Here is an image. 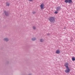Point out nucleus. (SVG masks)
Wrapping results in <instances>:
<instances>
[{"mask_svg": "<svg viewBox=\"0 0 75 75\" xmlns=\"http://www.w3.org/2000/svg\"><path fill=\"white\" fill-rule=\"evenodd\" d=\"M47 35H49V34H47Z\"/></svg>", "mask_w": 75, "mask_h": 75, "instance_id": "a211bd4d", "label": "nucleus"}, {"mask_svg": "<svg viewBox=\"0 0 75 75\" xmlns=\"http://www.w3.org/2000/svg\"><path fill=\"white\" fill-rule=\"evenodd\" d=\"M4 13L5 14L6 16H8V15H9V14L8 13V12H5Z\"/></svg>", "mask_w": 75, "mask_h": 75, "instance_id": "0eeeda50", "label": "nucleus"}, {"mask_svg": "<svg viewBox=\"0 0 75 75\" xmlns=\"http://www.w3.org/2000/svg\"><path fill=\"white\" fill-rule=\"evenodd\" d=\"M49 20L50 23H54L55 21V18L54 17H51L49 18Z\"/></svg>", "mask_w": 75, "mask_h": 75, "instance_id": "f257e3e1", "label": "nucleus"}, {"mask_svg": "<svg viewBox=\"0 0 75 75\" xmlns=\"http://www.w3.org/2000/svg\"><path fill=\"white\" fill-rule=\"evenodd\" d=\"M33 14H35V13H36V12L35 11H33Z\"/></svg>", "mask_w": 75, "mask_h": 75, "instance_id": "dca6fc26", "label": "nucleus"}, {"mask_svg": "<svg viewBox=\"0 0 75 75\" xmlns=\"http://www.w3.org/2000/svg\"><path fill=\"white\" fill-rule=\"evenodd\" d=\"M64 65L66 68H69V67H68V66L69 65V64L68 63H67V62L66 63L64 64Z\"/></svg>", "mask_w": 75, "mask_h": 75, "instance_id": "423d86ee", "label": "nucleus"}, {"mask_svg": "<svg viewBox=\"0 0 75 75\" xmlns=\"http://www.w3.org/2000/svg\"><path fill=\"white\" fill-rule=\"evenodd\" d=\"M65 3H71V2H72V0H65L64 1Z\"/></svg>", "mask_w": 75, "mask_h": 75, "instance_id": "7ed1b4c3", "label": "nucleus"}, {"mask_svg": "<svg viewBox=\"0 0 75 75\" xmlns=\"http://www.w3.org/2000/svg\"><path fill=\"white\" fill-rule=\"evenodd\" d=\"M65 71L66 73H69L70 72V69L69 68H67Z\"/></svg>", "mask_w": 75, "mask_h": 75, "instance_id": "20e7f679", "label": "nucleus"}, {"mask_svg": "<svg viewBox=\"0 0 75 75\" xmlns=\"http://www.w3.org/2000/svg\"><path fill=\"white\" fill-rule=\"evenodd\" d=\"M36 40V39L35 38H33L32 39V41H35Z\"/></svg>", "mask_w": 75, "mask_h": 75, "instance_id": "f8f14e48", "label": "nucleus"}, {"mask_svg": "<svg viewBox=\"0 0 75 75\" xmlns=\"http://www.w3.org/2000/svg\"><path fill=\"white\" fill-rule=\"evenodd\" d=\"M56 54H60V51L58 50H57L56 52Z\"/></svg>", "mask_w": 75, "mask_h": 75, "instance_id": "6e6552de", "label": "nucleus"}, {"mask_svg": "<svg viewBox=\"0 0 75 75\" xmlns=\"http://www.w3.org/2000/svg\"><path fill=\"white\" fill-rule=\"evenodd\" d=\"M6 5L7 6H10V4L9 3H8V2H7L6 3Z\"/></svg>", "mask_w": 75, "mask_h": 75, "instance_id": "9d476101", "label": "nucleus"}, {"mask_svg": "<svg viewBox=\"0 0 75 75\" xmlns=\"http://www.w3.org/2000/svg\"><path fill=\"white\" fill-rule=\"evenodd\" d=\"M40 42H43L44 41V40L42 39H41L40 40Z\"/></svg>", "mask_w": 75, "mask_h": 75, "instance_id": "4468645a", "label": "nucleus"}, {"mask_svg": "<svg viewBox=\"0 0 75 75\" xmlns=\"http://www.w3.org/2000/svg\"><path fill=\"white\" fill-rule=\"evenodd\" d=\"M72 61H75V58L74 57H72Z\"/></svg>", "mask_w": 75, "mask_h": 75, "instance_id": "9b49d317", "label": "nucleus"}, {"mask_svg": "<svg viewBox=\"0 0 75 75\" xmlns=\"http://www.w3.org/2000/svg\"><path fill=\"white\" fill-rule=\"evenodd\" d=\"M40 6L41 9L43 10L44 8V4L42 3Z\"/></svg>", "mask_w": 75, "mask_h": 75, "instance_id": "f03ea898", "label": "nucleus"}, {"mask_svg": "<svg viewBox=\"0 0 75 75\" xmlns=\"http://www.w3.org/2000/svg\"><path fill=\"white\" fill-rule=\"evenodd\" d=\"M33 29H34V30H35V29H36V27H35V26H33Z\"/></svg>", "mask_w": 75, "mask_h": 75, "instance_id": "ddd939ff", "label": "nucleus"}, {"mask_svg": "<svg viewBox=\"0 0 75 75\" xmlns=\"http://www.w3.org/2000/svg\"><path fill=\"white\" fill-rule=\"evenodd\" d=\"M4 41H8V39L7 38H5L4 39Z\"/></svg>", "mask_w": 75, "mask_h": 75, "instance_id": "1a4fd4ad", "label": "nucleus"}, {"mask_svg": "<svg viewBox=\"0 0 75 75\" xmlns=\"http://www.w3.org/2000/svg\"><path fill=\"white\" fill-rule=\"evenodd\" d=\"M29 1H32L33 0H28Z\"/></svg>", "mask_w": 75, "mask_h": 75, "instance_id": "f3484780", "label": "nucleus"}, {"mask_svg": "<svg viewBox=\"0 0 75 75\" xmlns=\"http://www.w3.org/2000/svg\"><path fill=\"white\" fill-rule=\"evenodd\" d=\"M61 10V7L60 6H57L56 8V11H59Z\"/></svg>", "mask_w": 75, "mask_h": 75, "instance_id": "39448f33", "label": "nucleus"}, {"mask_svg": "<svg viewBox=\"0 0 75 75\" xmlns=\"http://www.w3.org/2000/svg\"><path fill=\"white\" fill-rule=\"evenodd\" d=\"M55 14H58V12L57 11H56L54 12Z\"/></svg>", "mask_w": 75, "mask_h": 75, "instance_id": "2eb2a0df", "label": "nucleus"}]
</instances>
